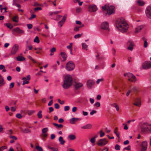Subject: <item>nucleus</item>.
I'll return each instance as SVG.
<instances>
[{
	"label": "nucleus",
	"instance_id": "1",
	"mask_svg": "<svg viewBox=\"0 0 151 151\" xmlns=\"http://www.w3.org/2000/svg\"><path fill=\"white\" fill-rule=\"evenodd\" d=\"M116 25L118 29L122 33L127 32L129 27L123 18L119 19L116 20Z\"/></svg>",
	"mask_w": 151,
	"mask_h": 151
},
{
	"label": "nucleus",
	"instance_id": "2",
	"mask_svg": "<svg viewBox=\"0 0 151 151\" xmlns=\"http://www.w3.org/2000/svg\"><path fill=\"white\" fill-rule=\"evenodd\" d=\"M116 25L118 29L122 33L127 32L129 27L123 18L119 19L116 20Z\"/></svg>",
	"mask_w": 151,
	"mask_h": 151
},
{
	"label": "nucleus",
	"instance_id": "3",
	"mask_svg": "<svg viewBox=\"0 0 151 151\" xmlns=\"http://www.w3.org/2000/svg\"><path fill=\"white\" fill-rule=\"evenodd\" d=\"M141 132L146 134L151 133V124L147 122H141L140 124Z\"/></svg>",
	"mask_w": 151,
	"mask_h": 151
},
{
	"label": "nucleus",
	"instance_id": "4",
	"mask_svg": "<svg viewBox=\"0 0 151 151\" xmlns=\"http://www.w3.org/2000/svg\"><path fill=\"white\" fill-rule=\"evenodd\" d=\"M73 81V80L71 76L69 75H66L63 79V87L65 89L68 88L72 85Z\"/></svg>",
	"mask_w": 151,
	"mask_h": 151
},
{
	"label": "nucleus",
	"instance_id": "5",
	"mask_svg": "<svg viewBox=\"0 0 151 151\" xmlns=\"http://www.w3.org/2000/svg\"><path fill=\"white\" fill-rule=\"evenodd\" d=\"M102 8L104 11L107 10V12L104 14L105 16H106L107 14L110 15L114 13L115 12V7L113 6H109V4H105L104 6H102Z\"/></svg>",
	"mask_w": 151,
	"mask_h": 151
},
{
	"label": "nucleus",
	"instance_id": "6",
	"mask_svg": "<svg viewBox=\"0 0 151 151\" xmlns=\"http://www.w3.org/2000/svg\"><path fill=\"white\" fill-rule=\"evenodd\" d=\"M75 67V65L72 61L68 62L66 65V69L68 71L73 70Z\"/></svg>",
	"mask_w": 151,
	"mask_h": 151
},
{
	"label": "nucleus",
	"instance_id": "7",
	"mask_svg": "<svg viewBox=\"0 0 151 151\" xmlns=\"http://www.w3.org/2000/svg\"><path fill=\"white\" fill-rule=\"evenodd\" d=\"M108 140L105 138L99 139L97 142V144L99 146H103L107 144Z\"/></svg>",
	"mask_w": 151,
	"mask_h": 151
},
{
	"label": "nucleus",
	"instance_id": "8",
	"mask_svg": "<svg viewBox=\"0 0 151 151\" xmlns=\"http://www.w3.org/2000/svg\"><path fill=\"white\" fill-rule=\"evenodd\" d=\"M142 68L145 69H149L151 68V62L150 61H145L142 65Z\"/></svg>",
	"mask_w": 151,
	"mask_h": 151
},
{
	"label": "nucleus",
	"instance_id": "9",
	"mask_svg": "<svg viewBox=\"0 0 151 151\" xmlns=\"http://www.w3.org/2000/svg\"><path fill=\"white\" fill-rule=\"evenodd\" d=\"M19 49V46L18 44L14 45L11 51V53L12 54L14 55L18 52Z\"/></svg>",
	"mask_w": 151,
	"mask_h": 151
},
{
	"label": "nucleus",
	"instance_id": "10",
	"mask_svg": "<svg viewBox=\"0 0 151 151\" xmlns=\"http://www.w3.org/2000/svg\"><path fill=\"white\" fill-rule=\"evenodd\" d=\"M127 49L132 51L133 49V47L134 45L133 41L132 40H129L127 43Z\"/></svg>",
	"mask_w": 151,
	"mask_h": 151
},
{
	"label": "nucleus",
	"instance_id": "11",
	"mask_svg": "<svg viewBox=\"0 0 151 151\" xmlns=\"http://www.w3.org/2000/svg\"><path fill=\"white\" fill-rule=\"evenodd\" d=\"M88 10L90 12H94L97 11V8L95 5H89L88 6Z\"/></svg>",
	"mask_w": 151,
	"mask_h": 151
},
{
	"label": "nucleus",
	"instance_id": "12",
	"mask_svg": "<svg viewBox=\"0 0 151 151\" xmlns=\"http://www.w3.org/2000/svg\"><path fill=\"white\" fill-rule=\"evenodd\" d=\"M146 16L149 18L151 19V6H147L145 11Z\"/></svg>",
	"mask_w": 151,
	"mask_h": 151
},
{
	"label": "nucleus",
	"instance_id": "13",
	"mask_svg": "<svg viewBox=\"0 0 151 151\" xmlns=\"http://www.w3.org/2000/svg\"><path fill=\"white\" fill-rule=\"evenodd\" d=\"M30 76L29 75H28L27 77H23L22 78L23 80L22 85H24L25 84H27L29 83V81L30 79Z\"/></svg>",
	"mask_w": 151,
	"mask_h": 151
},
{
	"label": "nucleus",
	"instance_id": "14",
	"mask_svg": "<svg viewBox=\"0 0 151 151\" xmlns=\"http://www.w3.org/2000/svg\"><path fill=\"white\" fill-rule=\"evenodd\" d=\"M147 142L144 141L141 144V151H146L147 150Z\"/></svg>",
	"mask_w": 151,
	"mask_h": 151
},
{
	"label": "nucleus",
	"instance_id": "15",
	"mask_svg": "<svg viewBox=\"0 0 151 151\" xmlns=\"http://www.w3.org/2000/svg\"><path fill=\"white\" fill-rule=\"evenodd\" d=\"M101 27L103 29L108 30L109 29V24L107 22H104L101 24Z\"/></svg>",
	"mask_w": 151,
	"mask_h": 151
},
{
	"label": "nucleus",
	"instance_id": "16",
	"mask_svg": "<svg viewBox=\"0 0 151 151\" xmlns=\"http://www.w3.org/2000/svg\"><path fill=\"white\" fill-rule=\"evenodd\" d=\"M67 15H65L63 17V18L62 20L59 22H58V26L60 27H61L64 23L66 18Z\"/></svg>",
	"mask_w": 151,
	"mask_h": 151
},
{
	"label": "nucleus",
	"instance_id": "17",
	"mask_svg": "<svg viewBox=\"0 0 151 151\" xmlns=\"http://www.w3.org/2000/svg\"><path fill=\"white\" fill-rule=\"evenodd\" d=\"M83 86V84L78 81H75V84L74 85L75 88L76 89H78L81 87H82Z\"/></svg>",
	"mask_w": 151,
	"mask_h": 151
},
{
	"label": "nucleus",
	"instance_id": "18",
	"mask_svg": "<svg viewBox=\"0 0 151 151\" xmlns=\"http://www.w3.org/2000/svg\"><path fill=\"white\" fill-rule=\"evenodd\" d=\"M92 125L91 124H88L81 127L83 129H90L92 128Z\"/></svg>",
	"mask_w": 151,
	"mask_h": 151
},
{
	"label": "nucleus",
	"instance_id": "19",
	"mask_svg": "<svg viewBox=\"0 0 151 151\" xmlns=\"http://www.w3.org/2000/svg\"><path fill=\"white\" fill-rule=\"evenodd\" d=\"M94 82L91 80H89L87 82V86L88 88H91L92 86L94 85Z\"/></svg>",
	"mask_w": 151,
	"mask_h": 151
},
{
	"label": "nucleus",
	"instance_id": "20",
	"mask_svg": "<svg viewBox=\"0 0 151 151\" xmlns=\"http://www.w3.org/2000/svg\"><path fill=\"white\" fill-rule=\"evenodd\" d=\"M134 105L140 106L141 105V101L140 99L139 98H137L135 100V102L134 104Z\"/></svg>",
	"mask_w": 151,
	"mask_h": 151
},
{
	"label": "nucleus",
	"instance_id": "21",
	"mask_svg": "<svg viewBox=\"0 0 151 151\" xmlns=\"http://www.w3.org/2000/svg\"><path fill=\"white\" fill-rule=\"evenodd\" d=\"M13 30L15 32L18 33L23 34L24 33V31L20 29L19 27H17L14 29Z\"/></svg>",
	"mask_w": 151,
	"mask_h": 151
},
{
	"label": "nucleus",
	"instance_id": "22",
	"mask_svg": "<svg viewBox=\"0 0 151 151\" xmlns=\"http://www.w3.org/2000/svg\"><path fill=\"white\" fill-rule=\"evenodd\" d=\"M143 28V26L142 25L138 26L136 28L135 32V33H138Z\"/></svg>",
	"mask_w": 151,
	"mask_h": 151
},
{
	"label": "nucleus",
	"instance_id": "23",
	"mask_svg": "<svg viewBox=\"0 0 151 151\" xmlns=\"http://www.w3.org/2000/svg\"><path fill=\"white\" fill-rule=\"evenodd\" d=\"M5 82L2 77L0 75V87H1L5 84Z\"/></svg>",
	"mask_w": 151,
	"mask_h": 151
},
{
	"label": "nucleus",
	"instance_id": "24",
	"mask_svg": "<svg viewBox=\"0 0 151 151\" xmlns=\"http://www.w3.org/2000/svg\"><path fill=\"white\" fill-rule=\"evenodd\" d=\"M78 120V119L77 118H73L70 119L69 120L70 123L72 124H75V122L77 121Z\"/></svg>",
	"mask_w": 151,
	"mask_h": 151
},
{
	"label": "nucleus",
	"instance_id": "25",
	"mask_svg": "<svg viewBox=\"0 0 151 151\" xmlns=\"http://www.w3.org/2000/svg\"><path fill=\"white\" fill-rule=\"evenodd\" d=\"M59 141L60 142V143L62 145L64 144L65 141L63 140V137L60 136L59 138Z\"/></svg>",
	"mask_w": 151,
	"mask_h": 151
},
{
	"label": "nucleus",
	"instance_id": "26",
	"mask_svg": "<svg viewBox=\"0 0 151 151\" xmlns=\"http://www.w3.org/2000/svg\"><path fill=\"white\" fill-rule=\"evenodd\" d=\"M129 81H130L132 82H134L137 81V79L135 76L133 75V76L131 77L129 79H128Z\"/></svg>",
	"mask_w": 151,
	"mask_h": 151
},
{
	"label": "nucleus",
	"instance_id": "27",
	"mask_svg": "<svg viewBox=\"0 0 151 151\" xmlns=\"http://www.w3.org/2000/svg\"><path fill=\"white\" fill-rule=\"evenodd\" d=\"M16 147L17 151H21L22 149L19 143H17L16 145Z\"/></svg>",
	"mask_w": 151,
	"mask_h": 151
},
{
	"label": "nucleus",
	"instance_id": "28",
	"mask_svg": "<svg viewBox=\"0 0 151 151\" xmlns=\"http://www.w3.org/2000/svg\"><path fill=\"white\" fill-rule=\"evenodd\" d=\"M61 55L62 56V57L63 59V60L64 61L65 60L67 57L66 54L64 52H61Z\"/></svg>",
	"mask_w": 151,
	"mask_h": 151
},
{
	"label": "nucleus",
	"instance_id": "29",
	"mask_svg": "<svg viewBox=\"0 0 151 151\" xmlns=\"http://www.w3.org/2000/svg\"><path fill=\"white\" fill-rule=\"evenodd\" d=\"M68 138L71 140H73L76 139V137L74 135L71 134L68 136Z\"/></svg>",
	"mask_w": 151,
	"mask_h": 151
},
{
	"label": "nucleus",
	"instance_id": "30",
	"mask_svg": "<svg viewBox=\"0 0 151 151\" xmlns=\"http://www.w3.org/2000/svg\"><path fill=\"white\" fill-rule=\"evenodd\" d=\"M17 59L18 61H22L25 60V58L24 57L20 56H18L17 57Z\"/></svg>",
	"mask_w": 151,
	"mask_h": 151
},
{
	"label": "nucleus",
	"instance_id": "31",
	"mask_svg": "<svg viewBox=\"0 0 151 151\" xmlns=\"http://www.w3.org/2000/svg\"><path fill=\"white\" fill-rule=\"evenodd\" d=\"M137 3L139 6H143L145 4V2L142 0H138Z\"/></svg>",
	"mask_w": 151,
	"mask_h": 151
},
{
	"label": "nucleus",
	"instance_id": "32",
	"mask_svg": "<svg viewBox=\"0 0 151 151\" xmlns=\"http://www.w3.org/2000/svg\"><path fill=\"white\" fill-rule=\"evenodd\" d=\"M111 105L112 106L115 107L116 108L117 111H118L119 110V107L116 103H115L112 104H111Z\"/></svg>",
	"mask_w": 151,
	"mask_h": 151
},
{
	"label": "nucleus",
	"instance_id": "33",
	"mask_svg": "<svg viewBox=\"0 0 151 151\" xmlns=\"http://www.w3.org/2000/svg\"><path fill=\"white\" fill-rule=\"evenodd\" d=\"M21 131L24 133H27L30 132V130L27 128L25 129H21Z\"/></svg>",
	"mask_w": 151,
	"mask_h": 151
},
{
	"label": "nucleus",
	"instance_id": "34",
	"mask_svg": "<svg viewBox=\"0 0 151 151\" xmlns=\"http://www.w3.org/2000/svg\"><path fill=\"white\" fill-rule=\"evenodd\" d=\"M53 125L58 129L62 128L63 127V125L61 124H58L54 123L53 124Z\"/></svg>",
	"mask_w": 151,
	"mask_h": 151
},
{
	"label": "nucleus",
	"instance_id": "35",
	"mask_svg": "<svg viewBox=\"0 0 151 151\" xmlns=\"http://www.w3.org/2000/svg\"><path fill=\"white\" fill-rule=\"evenodd\" d=\"M19 18L17 16H15L12 19L13 21L14 22H17L18 21Z\"/></svg>",
	"mask_w": 151,
	"mask_h": 151
},
{
	"label": "nucleus",
	"instance_id": "36",
	"mask_svg": "<svg viewBox=\"0 0 151 151\" xmlns=\"http://www.w3.org/2000/svg\"><path fill=\"white\" fill-rule=\"evenodd\" d=\"M28 48L29 50H31L32 48V45L30 44V43H29V45H26V51H27V48Z\"/></svg>",
	"mask_w": 151,
	"mask_h": 151
},
{
	"label": "nucleus",
	"instance_id": "37",
	"mask_svg": "<svg viewBox=\"0 0 151 151\" xmlns=\"http://www.w3.org/2000/svg\"><path fill=\"white\" fill-rule=\"evenodd\" d=\"M35 111L34 110H28L27 111V113L29 115H30L34 113Z\"/></svg>",
	"mask_w": 151,
	"mask_h": 151
},
{
	"label": "nucleus",
	"instance_id": "38",
	"mask_svg": "<svg viewBox=\"0 0 151 151\" xmlns=\"http://www.w3.org/2000/svg\"><path fill=\"white\" fill-rule=\"evenodd\" d=\"M42 111L41 110L40 111L37 113V116L38 118L39 119H41L42 117Z\"/></svg>",
	"mask_w": 151,
	"mask_h": 151
},
{
	"label": "nucleus",
	"instance_id": "39",
	"mask_svg": "<svg viewBox=\"0 0 151 151\" xmlns=\"http://www.w3.org/2000/svg\"><path fill=\"white\" fill-rule=\"evenodd\" d=\"M82 48L83 49L86 50H87V48L88 47V46L86 45L85 43H83L82 44Z\"/></svg>",
	"mask_w": 151,
	"mask_h": 151
},
{
	"label": "nucleus",
	"instance_id": "40",
	"mask_svg": "<svg viewBox=\"0 0 151 151\" xmlns=\"http://www.w3.org/2000/svg\"><path fill=\"white\" fill-rule=\"evenodd\" d=\"M127 77L128 79H129L131 77L133 76V75L131 73H127Z\"/></svg>",
	"mask_w": 151,
	"mask_h": 151
},
{
	"label": "nucleus",
	"instance_id": "41",
	"mask_svg": "<svg viewBox=\"0 0 151 151\" xmlns=\"http://www.w3.org/2000/svg\"><path fill=\"white\" fill-rule=\"evenodd\" d=\"M138 90V88L137 86H134L132 88V91H133V92H135L137 91Z\"/></svg>",
	"mask_w": 151,
	"mask_h": 151
},
{
	"label": "nucleus",
	"instance_id": "42",
	"mask_svg": "<svg viewBox=\"0 0 151 151\" xmlns=\"http://www.w3.org/2000/svg\"><path fill=\"white\" fill-rule=\"evenodd\" d=\"M36 148L38 151H43L42 148L38 145L36 146Z\"/></svg>",
	"mask_w": 151,
	"mask_h": 151
},
{
	"label": "nucleus",
	"instance_id": "43",
	"mask_svg": "<svg viewBox=\"0 0 151 151\" xmlns=\"http://www.w3.org/2000/svg\"><path fill=\"white\" fill-rule=\"evenodd\" d=\"M34 42L39 43L40 42V40L38 37L37 36H36L35 39L34 40Z\"/></svg>",
	"mask_w": 151,
	"mask_h": 151
},
{
	"label": "nucleus",
	"instance_id": "44",
	"mask_svg": "<svg viewBox=\"0 0 151 151\" xmlns=\"http://www.w3.org/2000/svg\"><path fill=\"white\" fill-rule=\"evenodd\" d=\"M48 131V129L46 127L44 128L42 130V133H47V132Z\"/></svg>",
	"mask_w": 151,
	"mask_h": 151
},
{
	"label": "nucleus",
	"instance_id": "45",
	"mask_svg": "<svg viewBox=\"0 0 151 151\" xmlns=\"http://www.w3.org/2000/svg\"><path fill=\"white\" fill-rule=\"evenodd\" d=\"M82 35V33L81 34H77L76 35H75L74 36V37L76 39L80 37H81Z\"/></svg>",
	"mask_w": 151,
	"mask_h": 151
},
{
	"label": "nucleus",
	"instance_id": "46",
	"mask_svg": "<svg viewBox=\"0 0 151 151\" xmlns=\"http://www.w3.org/2000/svg\"><path fill=\"white\" fill-rule=\"evenodd\" d=\"M91 142L93 144V145H94V144L96 141V139L95 138H92L90 140Z\"/></svg>",
	"mask_w": 151,
	"mask_h": 151
},
{
	"label": "nucleus",
	"instance_id": "47",
	"mask_svg": "<svg viewBox=\"0 0 151 151\" xmlns=\"http://www.w3.org/2000/svg\"><path fill=\"white\" fill-rule=\"evenodd\" d=\"M7 147L6 146H2L1 147H0V151H3L4 149H6L7 148Z\"/></svg>",
	"mask_w": 151,
	"mask_h": 151
},
{
	"label": "nucleus",
	"instance_id": "48",
	"mask_svg": "<svg viewBox=\"0 0 151 151\" xmlns=\"http://www.w3.org/2000/svg\"><path fill=\"white\" fill-rule=\"evenodd\" d=\"M115 149L116 150H120V147L119 145L116 144L115 146Z\"/></svg>",
	"mask_w": 151,
	"mask_h": 151
},
{
	"label": "nucleus",
	"instance_id": "49",
	"mask_svg": "<svg viewBox=\"0 0 151 151\" xmlns=\"http://www.w3.org/2000/svg\"><path fill=\"white\" fill-rule=\"evenodd\" d=\"M99 132L100 133V137H102L104 135L105 133L104 132H103L102 130H100Z\"/></svg>",
	"mask_w": 151,
	"mask_h": 151
},
{
	"label": "nucleus",
	"instance_id": "50",
	"mask_svg": "<svg viewBox=\"0 0 151 151\" xmlns=\"http://www.w3.org/2000/svg\"><path fill=\"white\" fill-rule=\"evenodd\" d=\"M114 133L116 135V136H117V137H118V139H119V135H120L118 131H117V132L116 131L115 132H114Z\"/></svg>",
	"mask_w": 151,
	"mask_h": 151
},
{
	"label": "nucleus",
	"instance_id": "51",
	"mask_svg": "<svg viewBox=\"0 0 151 151\" xmlns=\"http://www.w3.org/2000/svg\"><path fill=\"white\" fill-rule=\"evenodd\" d=\"M27 26L28 28L29 29H32V26H33L32 24H27Z\"/></svg>",
	"mask_w": 151,
	"mask_h": 151
},
{
	"label": "nucleus",
	"instance_id": "52",
	"mask_svg": "<svg viewBox=\"0 0 151 151\" xmlns=\"http://www.w3.org/2000/svg\"><path fill=\"white\" fill-rule=\"evenodd\" d=\"M33 29L35 30H37L38 32H40L41 30V29H39V27H34Z\"/></svg>",
	"mask_w": 151,
	"mask_h": 151
},
{
	"label": "nucleus",
	"instance_id": "53",
	"mask_svg": "<svg viewBox=\"0 0 151 151\" xmlns=\"http://www.w3.org/2000/svg\"><path fill=\"white\" fill-rule=\"evenodd\" d=\"M14 82L11 83L9 86V88H12L14 87Z\"/></svg>",
	"mask_w": 151,
	"mask_h": 151
},
{
	"label": "nucleus",
	"instance_id": "54",
	"mask_svg": "<svg viewBox=\"0 0 151 151\" xmlns=\"http://www.w3.org/2000/svg\"><path fill=\"white\" fill-rule=\"evenodd\" d=\"M103 81H104V79H103V78H102L100 79H98L96 81V83L97 84H98L99 83L100 81L102 82Z\"/></svg>",
	"mask_w": 151,
	"mask_h": 151
},
{
	"label": "nucleus",
	"instance_id": "55",
	"mask_svg": "<svg viewBox=\"0 0 151 151\" xmlns=\"http://www.w3.org/2000/svg\"><path fill=\"white\" fill-rule=\"evenodd\" d=\"M6 26L7 27L10 28V29H12L13 27V26H12L9 23H8L6 24Z\"/></svg>",
	"mask_w": 151,
	"mask_h": 151
},
{
	"label": "nucleus",
	"instance_id": "56",
	"mask_svg": "<svg viewBox=\"0 0 151 151\" xmlns=\"http://www.w3.org/2000/svg\"><path fill=\"white\" fill-rule=\"evenodd\" d=\"M36 17V15L35 14H33L31 15V17L29 18V19L32 20V19L35 18Z\"/></svg>",
	"mask_w": 151,
	"mask_h": 151
},
{
	"label": "nucleus",
	"instance_id": "57",
	"mask_svg": "<svg viewBox=\"0 0 151 151\" xmlns=\"http://www.w3.org/2000/svg\"><path fill=\"white\" fill-rule=\"evenodd\" d=\"M72 43H70V45L67 46V48L70 50L72 49Z\"/></svg>",
	"mask_w": 151,
	"mask_h": 151
},
{
	"label": "nucleus",
	"instance_id": "58",
	"mask_svg": "<svg viewBox=\"0 0 151 151\" xmlns=\"http://www.w3.org/2000/svg\"><path fill=\"white\" fill-rule=\"evenodd\" d=\"M54 106L55 109H58L60 107L59 105L58 104L56 103L55 104Z\"/></svg>",
	"mask_w": 151,
	"mask_h": 151
},
{
	"label": "nucleus",
	"instance_id": "59",
	"mask_svg": "<svg viewBox=\"0 0 151 151\" xmlns=\"http://www.w3.org/2000/svg\"><path fill=\"white\" fill-rule=\"evenodd\" d=\"M16 116L19 119H21L22 117V116L20 114H17L16 115Z\"/></svg>",
	"mask_w": 151,
	"mask_h": 151
},
{
	"label": "nucleus",
	"instance_id": "60",
	"mask_svg": "<svg viewBox=\"0 0 151 151\" xmlns=\"http://www.w3.org/2000/svg\"><path fill=\"white\" fill-rule=\"evenodd\" d=\"M124 150H131V147L130 145L128 146L127 147H125L124 148Z\"/></svg>",
	"mask_w": 151,
	"mask_h": 151
},
{
	"label": "nucleus",
	"instance_id": "61",
	"mask_svg": "<svg viewBox=\"0 0 151 151\" xmlns=\"http://www.w3.org/2000/svg\"><path fill=\"white\" fill-rule=\"evenodd\" d=\"M42 9V8L40 7H37L34 9V10L35 11L38 10H41Z\"/></svg>",
	"mask_w": 151,
	"mask_h": 151
},
{
	"label": "nucleus",
	"instance_id": "62",
	"mask_svg": "<svg viewBox=\"0 0 151 151\" xmlns=\"http://www.w3.org/2000/svg\"><path fill=\"white\" fill-rule=\"evenodd\" d=\"M9 137L11 139H14L15 140H17V137L14 136H9Z\"/></svg>",
	"mask_w": 151,
	"mask_h": 151
},
{
	"label": "nucleus",
	"instance_id": "63",
	"mask_svg": "<svg viewBox=\"0 0 151 151\" xmlns=\"http://www.w3.org/2000/svg\"><path fill=\"white\" fill-rule=\"evenodd\" d=\"M94 105L96 106L97 107H98L100 106V104L99 102H97L94 104Z\"/></svg>",
	"mask_w": 151,
	"mask_h": 151
},
{
	"label": "nucleus",
	"instance_id": "64",
	"mask_svg": "<svg viewBox=\"0 0 151 151\" xmlns=\"http://www.w3.org/2000/svg\"><path fill=\"white\" fill-rule=\"evenodd\" d=\"M62 16L60 15H57L56 16V19H55V20H59V19L62 17Z\"/></svg>",
	"mask_w": 151,
	"mask_h": 151
}]
</instances>
